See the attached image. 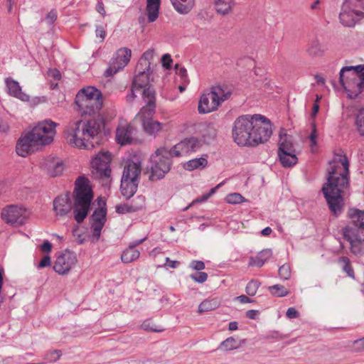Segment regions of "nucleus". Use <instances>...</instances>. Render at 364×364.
<instances>
[{"label":"nucleus","mask_w":364,"mask_h":364,"mask_svg":"<svg viewBox=\"0 0 364 364\" xmlns=\"http://www.w3.org/2000/svg\"><path fill=\"white\" fill-rule=\"evenodd\" d=\"M349 161L343 150L335 152L326 167L327 182L322 192L331 213L338 218L345 208L344 196L349 186Z\"/></svg>","instance_id":"nucleus-1"},{"label":"nucleus","mask_w":364,"mask_h":364,"mask_svg":"<svg viewBox=\"0 0 364 364\" xmlns=\"http://www.w3.org/2000/svg\"><path fill=\"white\" fill-rule=\"evenodd\" d=\"M272 134L269 120L260 114L241 116L232 128V138L240 146H257L268 141Z\"/></svg>","instance_id":"nucleus-2"},{"label":"nucleus","mask_w":364,"mask_h":364,"mask_svg":"<svg viewBox=\"0 0 364 364\" xmlns=\"http://www.w3.org/2000/svg\"><path fill=\"white\" fill-rule=\"evenodd\" d=\"M105 126L102 117L79 120L69 124L66 138L70 144L80 149L94 147L95 139L102 132Z\"/></svg>","instance_id":"nucleus-3"},{"label":"nucleus","mask_w":364,"mask_h":364,"mask_svg":"<svg viewBox=\"0 0 364 364\" xmlns=\"http://www.w3.org/2000/svg\"><path fill=\"white\" fill-rule=\"evenodd\" d=\"M56 124L51 120L39 122L31 131L22 135L18 140L16 150L18 155L25 157L34 151L38 146H45L53 141Z\"/></svg>","instance_id":"nucleus-4"},{"label":"nucleus","mask_w":364,"mask_h":364,"mask_svg":"<svg viewBox=\"0 0 364 364\" xmlns=\"http://www.w3.org/2000/svg\"><path fill=\"white\" fill-rule=\"evenodd\" d=\"M348 223L342 228V235L349 243L350 251L355 255L364 252V210L350 208Z\"/></svg>","instance_id":"nucleus-5"},{"label":"nucleus","mask_w":364,"mask_h":364,"mask_svg":"<svg viewBox=\"0 0 364 364\" xmlns=\"http://www.w3.org/2000/svg\"><path fill=\"white\" fill-rule=\"evenodd\" d=\"M93 192L89 180L79 176L75 183L73 191V216L77 223H81L87 218L93 200Z\"/></svg>","instance_id":"nucleus-6"},{"label":"nucleus","mask_w":364,"mask_h":364,"mask_svg":"<svg viewBox=\"0 0 364 364\" xmlns=\"http://www.w3.org/2000/svg\"><path fill=\"white\" fill-rule=\"evenodd\" d=\"M339 81L348 97L355 99L359 97L364 90V65L342 68Z\"/></svg>","instance_id":"nucleus-7"},{"label":"nucleus","mask_w":364,"mask_h":364,"mask_svg":"<svg viewBox=\"0 0 364 364\" xmlns=\"http://www.w3.org/2000/svg\"><path fill=\"white\" fill-rule=\"evenodd\" d=\"M231 92L221 85L213 86L211 91L202 95L198 103V112L206 114L215 111L220 104L230 97Z\"/></svg>","instance_id":"nucleus-8"},{"label":"nucleus","mask_w":364,"mask_h":364,"mask_svg":"<svg viewBox=\"0 0 364 364\" xmlns=\"http://www.w3.org/2000/svg\"><path fill=\"white\" fill-rule=\"evenodd\" d=\"M166 148L158 149L151 156V166L149 179L157 181L164 178L171 167V159L167 157Z\"/></svg>","instance_id":"nucleus-9"},{"label":"nucleus","mask_w":364,"mask_h":364,"mask_svg":"<svg viewBox=\"0 0 364 364\" xmlns=\"http://www.w3.org/2000/svg\"><path fill=\"white\" fill-rule=\"evenodd\" d=\"M111 155L109 151L99 152L91 161V173L93 178L100 179L106 183L111 176Z\"/></svg>","instance_id":"nucleus-10"},{"label":"nucleus","mask_w":364,"mask_h":364,"mask_svg":"<svg viewBox=\"0 0 364 364\" xmlns=\"http://www.w3.org/2000/svg\"><path fill=\"white\" fill-rule=\"evenodd\" d=\"M360 7L356 0H345L339 15L340 22L346 27H353L362 18L364 13L358 9Z\"/></svg>","instance_id":"nucleus-11"},{"label":"nucleus","mask_w":364,"mask_h":364,"mask_svg":"<svg viewBox=\"0 0 364 364\" xmlns=\"http://www.w3.org/2000/svg\"><path fill=\"white\" fill-rule=\"evenodd\" d=\"M132 50L128 48L118 49L110 60L108 68L105 71L106 77H112L122 70L130 61Z\"/></svg>","instance_id":"nucleus-12"},{"label":"nucleus","mask_w":364,"mask_h":364,"mask_svg":"<svg viewBox=\"0 0 364 364\" xmlns=\"http://www.w3.org/2000/svg\"><path fill=\"white\" fill-rule=\"evenodd\" d=\"M28 213L26 209L11 205L2 210L1 218L8 224L21 225L24 223Z\"/></svg>","instance_id":"nucleus-13"},{"label":"nucleus","mask_w":364,"mask_h":364,"mask_svg":"<svg viewBox=\"0 0 364 364\" xmlns=\"http://www.w3.org/2000/svg\"><path fill=\"white\" fill-rule=\"evenodd\" d=\"M77 256L74 252L65 250L60 255L53 265V269L59 274H67L77 263Z\"/></svg>","instance_id":"nucleus-14"},{"label":"nucleus","mask_w":364,"mask_h":364,"mask_svg":"<svg viewBox=\"0 0 364 364\" xmlns=\"http://www.w3.org/2000/svg\"><path fill=\"white\" fill-rule=\"evenodd\" d=\"M318 112V95H316V99L309 119V124L306 126L304 136L310 141V146L312 152L316 150L317 125L316 114Z\"/></svg>","instance_id":"nucleus-15"},{"label":"nucleus","mask_w":364,"mask_h":364,"mask_svg":"<svg viewBox=\"0 0 364 364\" xmlns=\"http://www.w3.org/2000/svg\"><path fill=\"white\" fill-rule=\"evenodd\" d=\"M156 93L154 89H147L143 92V100L146 103L140 112L138 113L137 117L143 121L144 119H152L151 117L155 112L156 109Z\"/></svg>","instance_id":"nucleus-16"},{"label":"nucleus","mask_w":364,"mask_h":364,"mask_svg":"<svg viewBox=\"0 0 364 364\" xmlns=\"http://www.w3.org/2000/svg\"><path fill=\"white\" fill-rule=\"evenodd\" d=\"M99 205L100 207L96 208L92 215V223L91 228L92 230V238L96 241L99 240L102 229L107 220V210L105 207L101 206L100 203H99Z\"/></svg>","instance_id":"nucleus-17"},{"label":"nucleus","mask_w":364,"mask_h":364,"mask_svg":"<svg viewBox=\"0 0 364 364\" xmlns=\"http://www.w3.org/2000/svg\"><path fill=\"white\" fill-rule=\"evenodd\" d=\"M41 168L50 177L60 175L64 170L63 161L55 157L48 156L43 159L40 164Z\"/></svg>","instance_id":"nucleus-18"},{"label":"nucleus","mask_w":364,"mask_h":364,"mask_svg":"<svg viewBox=\"0 0 364 364\" xmlns=\"http://www.w3.org/2000/svg\"><path fill=\"white\" fill-rule=\"evenodd\" d=\"M73 209L70 195L66 193L56 197L53 200V210L57 217H65Z\"/></svg>","instance_id":"nucleus-19"},{"label":"nucleus","mask_w":364,"mask_h":364,"mask_svg":"<svg viewBox=\"0 0 364 364\" xmlns=\"http://www.w3.org/2000/svg\"><path fill=\"white\" fill-rule=\"evenodd\" d=\"M141 173V162L139 159L134 158L126 162L122 177L139 182Z\"/></svg>","instance_id":"nucleus-20"},{"label":"nucleus","mask_w":364,"mask_h":364,"mask_svg":"<svg viewBox=\"0 0 364 364\" xmlns=\"http://www.w3.org/2000/svg\"><path fill=\"white\" fill-rule=\"evenodd\" d=\"M75 103L82 114L92 115L95 114L100 111L102 106L103 101L102 97H95L92 100H81V101H76Z\"/></svg>","instance_id":"nucleus-21"},{"label":"nucleus","mask_w":364,"mask_h":364,"mask_svg":"<svg viewBox=\"0 0 364 364\" xmlns=\"http://www.w3.org/2000/svg\"><path fill=\"white\" fill-rule=\"evenodd\" d=\"M135 129L127 122L120 123L116 130V141L121 145L129 144L133 140Z\"/></svg>","instance_id":"nucleus-22"},{"label":"nucleus","mask_w":364,"mask_h":364,"mask_svg":"<svg viewBox=\"0 0 364 364\" xmlns=\"http://www.w3.org/2000/svg\"><path fill=\"white\" fill-rule=\"evenodd\" d=\"M138 74L135 75L132 85L139 90L143 95V92L147 89H154L149 83L150 70L139 67Z\"/></svg>","instance_id":"nucleus-23"},{"label":"nucleus","mask_w":364,"mask_h":364,"mask_svg":"<svg viewBox=\"0 0 364 364\" xmlns=\"http://www.w3.org/2000/svg\"><path fill=\"white\" fill-rule=\"evenodd\" d=\"M5 82L10 95L24 102L29 100V96L22 92L21 87L17 81L11 78H6Z\"/></svg>","instance_id":"nucleus-24"},{"label":"nucleus","mask_w":364,"mask_h":364,"mask_svg":"<svg viewBox=\"0 0 364 364\" xmlns=\"http://www.w3.org/2000/svg\"><path fill=\"white\" fill-rule=\"evenodd\" d=\"M237 4L236 0H215V10L218 14L228 16L233 12Z\"/></svg>","instance_id":"nucleus-25"},{"label":"nucleus","mask_w":364,"mask_h":364,"mask_svg":"<svg viewBox=\"0 0 364 364\" xmlns=\"http://www.w3.org/2000/svg\"><path fill=\"white\" fill-rule=\"evenodd\" d=\"M146 238L134 242L130 244L129 247L122 252L121 259L124 263H130L137 259L139 257L140 252L135 249L136 245L141 244Z\"/></svg>","instance_id":"nucleus-26"},{"label":"nucleus","mask_w":364,"mask_h":364,"mask_svg":"<svg viewBox=\"0 0 364 364\" xmlns=\"http://www.w3.org/2000/svg\"><path fill=\"white\" fill-rule=\"evenodd\" d=\"M139 181H132L129 178L122 177L120 190L122 196L129 199L136 193Z\"/></svg>","instance_id":"nucleus-27"},{"label":"nucleus","mask_w":364,"mask_h":364,"mask_svg":"<svg viewBox=\"0 0 364 364\" xmlns=\"http://www.w3.org/2000/svg\"><path fill=\"white\" fill-rule=\"evenodd\" d=\"M101 98L102 97V92L98 89L94 87H87L80 90L75 97L76 101H81V100H92L95 98Z\"/></svg>","instance_id":"nucleus-28"},{"label":"nucleus","mask_w":364,"mask_h":364,"mask_svg":"<svg viewBox=\"0 0 364 364\" xmlns=\"http://www.w3.org/2000/svg\"><path fill=\"white\" fill-rule=\"evenodd\" d=\"M161 0H146V11L149 22H154L159 17Z\"/></svg>","instance_id":"nucleus-29"},{"label":"nucleus","mask_w":364,"mask_h":364,"mask_svg":"<svg viewBox=\"0 0 364 364\" xmlns=\"http://www.w3.org/2000/svg\"><path fill=\"white\" fill-rule=\"evenodd\" d=\"M174 9L181 14H188L195 5V0H171Z\"/></svg>","instance_id":"nucleus-30"},{"label":"nucleus","mask_w":364,"mask_h":364,"mask_svg":"<svg viewBox=\"0 0 364 364\" xmlns=\"http://www.w3.org/2000/svg\"><path fill=\"white\" fill-rule=\"evenodd\" d=\"M271 250H263L255 257H251L249 261V266L261 267L272 257Z\"/></svg>","instance_id":"nucleus-31"},{"label":"nucleus","mask_w":364,"mask_h":364,"mask_svg":"<svg viewBox=\"0 0 364 364\" xmlns=\"http://www.w3.org/2000/svg\"><path fill=\"white\" fill-rule=\"evenodd\" d=\"M279 149L278 154H282L283 152H293L295 153L292 143V137L290 135L284 134V135H279V140L278 142Z\"/></svg>","instance_id":"nucleus-32"},{"label":"nucleus","mask_w":364,"mask_h":364,"mask_svg":"<svg viewBox=\"0 0 364 364\" xmlns=\"http://www.w3.org/2000/svg\"><path fill=\"white\" fill-rule=\"evenodd\" d=\"M142 122L144 129L149 134H154L159 132L163 124L153 119H144Z\"/></svg>","instance_id":"nucleus-33"},{"label":"nucleus","mask_w":364,"mask_h":364,"mask_svg":"<svg viewBox=\"0 0 364 364\" xmlns=\"http://www.w3.org/2000/svg\"><path fill=\"white\" fill-rule=\"evenodd\" d=\"M220 305V301L217 298L205 299L198 306V312L201 314L203 312L213 311L218 308Z\"/></svg>","instance_id":"nucleus-34"},{"label":"nucleus","mask_w":364,"mask_h":364,"mask_svg":"<svg viewBox=\"0 0 364 364\" xmlns=\"http://www.w3.org/2000/svg\"><path fill=\"white\" fill-rule=\"evenodd\" d=\"M278 156L284 167H291L297 163L298 159L296 153L283 152L282 154H278Z\"/></svg>","instance_id":"nucleus-35"},{"label":"nucleus","mask_w":364,"mask_h":364,"mask_svg":"<svg viewBox=\"0 0 364 364\" xmlns=\"http://www.w3.org/2000/svg\"><path fill=\"white\" fill-rule=\"evenodd\" d=\"M208 164V161L205 158H199L189 160L184 164V168L188 171H193L198 168H203Z\"/></svg>","instance_id":"nucleus-36"},{"label":"nucleus","mask_w":364,"mask_h":364,"mask_svg":"<svg viewBox=\"0 0 364 364\" xmlns=\"http://www.w3.org/2000/svg\"><path fill=\"white\" fill-rule=\"evenodd\" d=\"M240 346V342L233 337H228L225 341H223L218 349L229 351L238 348Z\"/></svg>","instance_id":"nucleus-37"},{"label":"nucleus","mask_w":364,"mask_h":364,"mask_svg":"<svg viewBox=\"0 0 364 364\" xmlns=\"http://www.w3.org/2000/svg\"><path fill=\"white\" fill-rule=\"evenodd\" d=\"M137 206H131L130 203H124L116 206V211L119 214H125L128 213H134L141 209V204L143 203L142 198L139 199Z\"/></svg>","instance_id":"nucleus-38"},{"label":"nucleus","mask_w":364,"mask_h":364,"mask_svg":"<svg viewBox=\"0 0 364 364\" xmlns=\"http://www.w3.org/2000/svg\"><path fill=\"white\" fill-rule=\"evenodd\" d=\"M184 146L185 145H183L181 141L173 146L171 149H166V152H168L167 157L171 159L173 157H181L186 155L187 154Z\"/></svg>","instance_id":"nucleus-39"},{"label":"nucleus","mask_w":364,"mask_h":364,"mask_svg":"<svg viewBox=\"0 0 364 364\" xmlns=\"http://www.w3.org/2000/svg\"><path fill=\"white\" fill-rule=\"evenodd\" d=\"M153 58H154V50H149L146 51L145 53H144L141 58H140V60L137 64L136 69H139V67H140V68L150 70L151 61L153 60Z\"/></svg>","instance_id":"nucleus-40"},{"label":"nucleus","mask_w":364,"mask_h":364,"mask_svg":"<svg viewBox=\"0 0 364 364\" xmlns=\"http://www.w3.org/2000/svg\"><path fill=\"white\" fill-rule=\"evenodd\" d=\"M186 149V154L197 151L201 146L200 141L194 137L186 139L182 141Z\"/></svg>","instance_id":"nucleus-41"},{"label":"nucleus","mask_w":364,"mask_h":364,"mask_svg":"<svg viewBox=\"0 0 364 364\" xmlns=\"http://www.w3.org/2000/svg\"><path fill=\"white\" fill-rule=\"evenodd\" d=\"M338 263L342 267L343 270L346 272L348 277L355 278L354 271L350 265V259L347 257H341L338 259Z\"/></svg>","instance_id":"nucleus-42"},{"label":"nucleus","mask_w":364,"mask_h":364,"mask_svg":"<svg viewBox=\"0 0 364 364\" xmlns=\"http://www.w3.org/2000/svg\"><path fill=\"white\" fill-rule=\"evenodd\" d=\"M268 290L272 295L277 297H284L289 294V290L281 284L270 286L268 287Z\"/></svg>","instance_id":"nucleus-43"},{"label":"nucleus","mask_w":364,"mask_h":364,"mask_svg":"<svg viewBox=\"0 0 364 364\" xmlns=\"http://www.w3.org/2000/svg\"><path fill=\"white\" fill-rule=\"evenodd\" d=\"M355 124L361 135H364V107L360 109L356 116Z\"/></svg>","instance_id":"nucleus-44"},{"label":"nucleus","mask_w":364,"mask_h":364,"mask_svg":"<svg viewBox=\"0 0 364 364\" xmlns=\"http://www.w3.org/2000/svg\"><path fill=\"white\" fill-rule=\"evenodd\" d=\"M259 286L260 283L257 280H252L247 284L245 291L250 296H255Z\"/></svg>","instance_id":"nucleus-45"},{"label":"nucleus","mask_w":364,"mask_h":364,"mask_svg":"<svg viewBox=\"0 0 364 364\" xmlns=\"http://www.w3.org/2000/svg\"><path fill=\"white\" fill-rule=\"evenodd\" d=\"M279 275L281 279L287 280L291 277V268L289 264H284L282 265L279 269Z\"/></svg>","instance_id":"nucleus-46"},{"label":"nucleus","mask_w":364,"mask_h":364,"mask_svg":"<svg viewBox=\"0 0 364 364\" xmlns=\"http://www.w3.org/2000/svg\"><path fill=\"white\" fill-rule=\"evenodd\" d=\"M141 328L147 331L150 332H162L164 328L157 326L156 325H152L151 321L149 320L144 321L141 324Z\"/></svg>","instance_id":"nucleus-47"},{"label":"nucleus","mask_w":364,"mask_h":364,"mask_svg":"<svg viewBox=\"0 0 364 364\" xmlns=\"http://www.w3.org/2000/svg\"><path fill=\"white\" fill-rule=\"evenodd\" d=\"M62 353L59 350H53L46 353L45 360L48 362H55L60 359Z\"/></svg>","instance_id":"nucleus-48"},{"label":"nucleus","mask_w":364,"mask_h":364,"mask_svg":"<svg viewBox=\"0 0 364 364\" xmlns=\"http://www.w3.org/2000/svg\"><path fill=\"white\" fill-rule=\"evenodd\" d=\"M176 74L181 77L182 82L188 83L187 70L184 67H181L178 64H176L174 67Z\"/></svg>","instance_id":"nucleus-49"},{"label":"nucleus","mask_w":364,"mask_h":364,"mask_svg":"<svg viewBox=\"0 0 364 364\" xmlns=\"http://www.w3.org/2000/svg\"><path fill=\"white\" fill-rule=\"evenodd\" d=\"M242 200L243 197L240 193H230L226 197L227 203L230 204H239L242 202Z\"/></svg>","instance_id":"nucleus-50"},{"label":"nucleus","mask_w":364,"mask_h":364,"mask_svg":"<svg viewBox=\"0 0 364 364\" xmlns=\"http://www.w3.org/2000/svg\"><path fill=\"white\" fill-rule=\"evenodd\" d=\"M190 277L198 283H203L208 279V274L204 272H200L196 274H192L190 275Z\"/></svg>","instance_id":"nucleus-51"},{"label":"nucleus","mask_w":364,"mask_h":364,"mask_svg":"<svg viewBox=\"0 0 364 364\" xmlns=\"http://www.w3.org/2000/svg\"><path fill=\"white\" fill-rule=\"evenodd\" d=\"M162 65L166 69H170L171 68L172 59L169 54H164L161 58Z\"/></svg>","instance_id":"nucleus-52"},{"label":"nucleus","mask_w":364,"mask_h":364,"mask_svg":"<svg viewBox=\"0 0 364 364\" xmlns=\"http://www.w3.org/2000/svg\"><path fill=\"white\" fill-rule=\"evenodd\" d=\"M190 267L195 270L201 271L205 269V264L202 261L193 260L190 264Z\"/></svg>","instance_id":"nucleus-53"},{"label":"nucleus","mask_w":364,"mask_h":364,"mask_svg":"<svg viewBox=\"0 0 364 364\" xmlns=\"http://www.w3.org/2000/svg\"><path fill=\"white\" fill-rule=\"evenodd\" d=\"M57 19V12L55 10H51L46 17V21L51 25L53 24L55 20Z\"/></svg>","instance_id":"nucleus-54"},{"label":"nucleus","mask_w":364,"mask_h":364,"mask_svg":"<svg viewBox=\"0 0 364 364\" xmlns=\"http://www.w3.org/2000/svg\"><path fill=\"white\" fill-rule=\"evenodd\" d=\"M51 264L50 257L49 255H45L39 264H38V268H43L46 267H49Z\"/></svg>","instance_id":"nucleus-55"},{"label":"nucleus","mask_w":364,"mask_h":364,"mask_svg":"<svg viewBox=\"0 0 364 364\" xmlns=\"http://www.w3.org/2000/svg\"><path fill=\"white\" fill-rule=\"evenodd\" d=\"M223 185V183H219L218 186H216L215 188H213L210 189L209 193L202 197V198L199 199L197 198L194 202H202L206 200L210 196H212L216 191L217 188L220 187Z\"/></svg>","instance_id":"nucleus-56"},{"label":"nucleus","mask_w":364,"mask_h":364,"mask_svg":"<svg viewBox=\"0 0 364 364\" xmlns=\"http://www.w3.org/2000/svg\"><path fill=\"white\" fill-rule=\"evenodd\" d=\"M299 315V311L294 307L289 308L286 312L287 317L290 319L297 318Z\"/></svg>","instance_id":"nucleus-57"},{"label":"nucleus","mask_w":364,"mask_h":364,"mask_svg":"<svg viewBox=\"0 0 364 364\" xmlns=\"http://www.w3.org/2000/svg\"><path fill=\"white\" fill-rule=\"evenodd\" d=\"M353 348L357 351L364 350V338L354 341Z\"/></svg>","instance_id":"nucleus-58"},{"label":"nucleus","mask_w":364,"mask_h":364,"mask_svg":"<svg viewBox=\"0 0 364 364\" xmlns=\"http://www.w3.org/2000/svg\"><path fill=\"white\" fill-rule=\"evenodd\" d=\"M308 53L310 55L314 57L318 53V46L316 42L314 43L309 48Z\"/></svg>","instance_id":"nucleus-59"},{"label":"nucleus","mask_w":364,"mask_h":364,"mask_svg":"<svg viewBox=\"0 0 364 364\" xmlns=\"http://www.w3.org/2000/svg\"><path fill=\"white\" fill-rule=\"evenodd\" d=\"M95 33L96 36L100 38L102 41L106 36V32L102 26H97Z\"/></svg>","instance_id":"nucleus-60"},{"label":"nucleus","mask_w":364,"mask_h":364,"mask_svg":"<svg viewBox=\"0 0 364 364\" xmlns=\"http://www.w3.org/2000/svg\"><path fill=\"white\" fill-rule=\"evenodd\" d=\"M139 92V90L136 87H134L132 85L130 93L127 95V101L128 102H132L136 97V92Z\"/></svg>","instance_id":"nucleus-61"},{"label":"nucleus","mask_w":364,"mask_h":364,"mask_svg":"<svg viewBox=\"0 0 364 364\" xmlns=\"http://www.w3.org/2000/svg\"><path fill=\"white\" fill-rule=\"evenodd\" d=\"M48 76L53 77L55 80L60 79V73L57 69H50L48 71Z\"/></svg>","instance_id":"nucleus-62"},{"label":"nucleus","mask_w":364,"mask_h":364,"mask_svg":"<svg viewBox=\"0 0 364 364\" xmlns=\"http://www.w3.org/2000/svg\"><path fill=\"white\" fill-rule=\"evenodd\" d=\"M51 249H52V245L48 240L44 241L43 243L41 245V251L45 252H50Z\"/></svg>","instance_id":"nucleus-63"},{"label":"nucleus","mask_w":364,"mask_h":364,"mask_svg":"<svg viewBox=\"0 0 364 364\" xmlns=\"http://www.w3.org/2000/svg\"><path fill=\"white\" fill-rule=\"evenodd\" d=\"M179 264L178 261L171 260L169 257L166 258V264L171 268L175 269Z\"/></svg>","instance_id":"nucleus-64"}]
</instances>
